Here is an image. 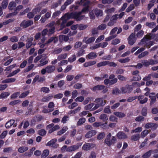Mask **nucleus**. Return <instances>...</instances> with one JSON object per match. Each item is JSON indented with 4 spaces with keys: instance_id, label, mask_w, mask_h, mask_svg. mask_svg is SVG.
<instances>
[{
    "instance_id": "obj_1",
    "label": "nucleus",
    "mask_w": 158,
    "mask_h": 158,
    "mask_svg": "<svg viewBox=\"0 0 158 158\" xmlns=\"http://www.w3.org/2000/svg\"><path fill=\"white\" fill-rule=\"evenodd\" d=\"M56 69V67L54 65H50L46 66L45 69H42L41 70V73L42 75L45 74L46 73H53Z\"/></svg>"
},
{
    "instance_id": "obj_2",
    "label": "nucleus",
    "mask_w": 158,
    "mask_h": 158,
    "mask_svg": "<svg viewBox=\"0 0 158 158\" xmlns=\"http://www.w3.org/2000/svg\"><path fill=\"white\" fill-rule=\"evenodd\" d=\"M111 134L110 133H109L107 135L105 140V143L109 146H110L114 143H115L116 140V138L114 136H113L111 139Z\"/></svg>"
},
{
    "instance_id": "obj_3",
    "label": "nucleus",
    "mask_w": 158,
    "mask_h": 158,
    "mask_svg": "<svg viewBox=\"0 0 158 158\" xmlns=\"http://www.w3.org/2000/svg\"><path fill=\"white\" fill-rule=\"evenodd\" d=\"M82 14L80 11H75L72 12V19H74L77 21H81L85 17V15H81Z\"/></svg>"
},
{
    "instance_id": "obj_4",
    "label": "nucleus",
    "mask_w": 158,
    "mask_h": 158,
    "mask_svg": "<svg viewBox=\"0 0 158 158\" xmlns=\"http://www.w3.org/2000/svg\"><path fill=\"white\" fill-rule=\"evenodd\" d=\"M90 2L89 1H85L83 4V6L84 7L82 8L81 11H80L81 14L87 13L89 11V6Z\"/></svg>"
},
{
    "instance_id": "obj_5",
    "label": "nucleus",
    "mask_w": 158,
    "mask_h": 158,
    "mask_svg": "<svg viewBox=\"0 0 158 158\" xmlns=\"http://www.w3.org/2000/svg\"><path fill=\"white\" fill-rule=\"evenodd\" d=\"M33 23L32 20H24L20 24V26L23 28H26L32 25Z\"/></svg>"
},
{
    "instance_id": "obj_6",
    "label": "nucleus",
    "mask_w": 158,
    "mask_h": 158,
    "mask_svg": "<svg viewBox=\"0 0 158 158\" xmlns=\"http://www.w3.org/2000/svg\"><path fill=\"white\" fill-rule=\"evenodd\" d=\"M57 141V140L56 139H52L47 143L46 145L47 146H49L54 148H56L59 146L58 144L56 143Z\"/></svg>"
},
{
    "instance_id": "obj_7",
    "label": "nucleus",
    "mask_w": 158,
    "mask_h": 158,
    "mask_svg": "<svg viewBox=\"0 0 158 158\" xmlns=\"http://www.w3.org/2000/svg\"><path fill=\"white\" fill-rule=\"evenodd\" d=\"M95 146V145L92 143H85L82 146L83 150L88 151L91 149Z\"/></svg>"
},
{
    "instance_id": "obj_8",
    "label": "nucleus",
    "mask_w": 158,
    "mask_h": 158,
    "mask_svg": "<svg viewBox=\"0 0 158 158\" xmlns=\"http://www.w3.org/2000/svg\"><path fill=\"white\" fill-rule=\"evenodd\" d=\"M123 93H129L131 92L133 89L131 85H127L124 87H123L121 89Z\"/></svg>"
},
{
    "instance_id": "obj_9",
    "label": "nucleus",
    "mask_w": 158,
    "mask_h": 158,
    "mask_svg": "<svg viewBox=\"0 0 158 158\" xmlns=\"http://www.w3.org/2000/svg\"><path fill=\"white\" fill-rule=\"evenodd\" d=\"M15 121L13 119H11L6 123L5 124V127L6 128H10L12 126L13 127H15L17 126V123H14Z\"/></svg>"
},
{
    "instance_id": "obj_10",
    "label": "nucleus",
    "mask_w": 158,
    "mask_h": 158,
    "mask_svg": "<svg viewBox=\"0 0 158 158\" xmlns=\"http://www.w3.org/2000/svg\"><path fill=\"white\" fill-rule=\"evenodd\" d=\"M158 127V125L156 123H148L145 124L144 127L146 129L152 128L153 129H156Z\"/></svg>"
},
{
    "instance_id": "obj_11",
    "label": "nucleus",
    "mask_w": 158,
    "mask_h": 158,
    "mask_svg": "<svg viewBox=\"0 0 158 158\" xmlns=\"http://www.w3.org/2000/svg\"><path fill=\"white\" fill-rule=\"evenodd\" d=\"M45 79V78L44 77H40L39 75H37L35 76L33 80L32 83L33 84L35 83L37 81L39 82H41L44 81Z\"/></svg>"
},
{
    "instance_id": "obj_12",
    "label": "nucleus",
    "mask_w": 158,
    "mask_h": 158,
    "mask_svg": "<svg viewBox=\"0 0 158 158\" xmlns=\"http://www.w3.org/2000/svg\"><path fill=\"white\" fill-rule=\"evenodd\" d=\"M80 148V146L78 145H72L68 147L67 152H70L75 151L78 150Z\"/></svg>"
},
{
    "instance_id": "obj_13",
    "label": "nucleus",
    "mask_w": 158,
    "mask_h": 158,
    "mask_svg": "<svg viewBox=\"0 0 158 158\" xmlns=\"http://www.w3.org/2000/svg\"><path fill=\"white\" fill-rule=\"evenodd\" d=\"M97 131L94 130H91L88 132L85 135V137L86 138H90L96 134Z\"/></svg>"
},
{
    "instance_id": "obj_14",
    "label": "nucleus",
    "mask_w": 158,
    "mask_h": 158,
    "mask_svg": "<svg viewBox=\"0 0 158 158\" xmlns=\"http://www.w3.org/2000/svg\"><path fill=\"white\" fill-rule=\"evenodd\" d=\"M138 100L139 101V103L143 104L145 103L148 101V99L146 97H144L142 95H140L137 97Z\"/></svg>"
},
{
    "instance_id": "obj_15",
    "label": "nucleus",
    "mask_w": 158,
    "mask_h": 158,
    "mask_svg": "<svg viewBox=\"0 0 158 158\" xmlns=\"http://www.w3.org/2000/svg\"><path fill=\"white\" fill-rule=\"evenodd\" d=\"M94 102L98 103L102 106H104L106 104V100L102 98H98L95 99Z\"/></svg>"
},
{
    "instance_id": "obj_16",
    "label": "nucleus",
    "mask_w": 158,
    "mask_h": 158,
    "mask_svg": "<svg viewBox=\"0 0 158 158\" xmlns=\"http://www.w3.org/2000/svg\"><path fill=\"white\" fill-rule=\"evenodd\" d=\"M117 136L119 139H124L127 138V135L122 132H118L117 134Z\"/></svg>"
},
{
    "instance_id": "obj_17",
    "label": "nucleus",
    "mask_w": 158,
    "mask_h": 158,
    "mask_svg": "<svg viewBox=\"0 0 158 158\" xmlns=\"http://www.w3.org/2000/svg\"><path fill=\"white\" fill-rule=\"evenodd\" d=\"M16 6V3H15L14 2L12 1L9 3L8 5V8L10 10H14L16 8L15 7Z\"/></svg>"
},
{
    "instance_id": "obj_18",
    "label": "nucleus",
    "mask_w": 158,
    "mask_h": 158,
    "mask_svg": "<svg viewBox=\"0 0 158 158\" xmlns=\"http://www.w3.org/2000/svg\"><path fill=\"white\" fill-rule=\"evenodd\" d=\"M94 14L97 17L101 16L103 15V11L102 10L98 9L97 8L94 9Z\"/></svg>"
},
{
    "instance_id": "obj_19",
    "label": "nucleus",
    "mask_w": 158,
    "mask_h": 158,
    "mask_svg": "<svg viewBox=\"0 0 158 158\" xmlns=\"http://www.w3.org/2000/svg\"><path fill=\"white\" fill-rule=\"evenodd\" d=\"M104 88L105 86L103 85H97L93 88V90L94 91L97 90H100L103 89Z\"/></svg>"
},
{
    "instance_id": "obj_20",
    "label": "nucleus",
    "mask_w": 158,
    "mask_h": 158,
    "mask_svg": "<svg viewBox=\"0 0 158 158\" xmlns=\"http://www.w3.org/2000/svg\"><path fill=\"white\" fill-rule=\"evenodd\" d=\"M153 150H150L143 154L142 157L143 158H148L150 156Z\"/></svg>"
},
{
    "instance_id": "obj_21",
    "label": "nucleus",
    "mask_w": 158,
    "mask_h": 158,
    "mask_svg": "<svg viewBox=\"0 0 158 158\" xmlns=\"http://www.w3.org/2000/svg\"><path fill=\"white\" fill-rule=\"evenodd\" d=\"M61 19H67V20L70 19H72V12L70 13H67L65 14L64 16L61 17Z\"/></svg>"
},
{
    "instance_id": "obj_22",
    "label": "nucleus",
    "mask_w": 158,
    "mask_h": 158,
    "mask_svg": "<svg viewBox=\"0 0 158 158\" xmlns=\"http://www.w3.org/2000/svg\"><path fill=\"white\" fill-rule=\"evenodd\" d=\"M114 114L118 118H123L126 116V114L121 112H115L114 113Z\"/></svg>"
},
{
    "instance_id": "obj_23",
    "label": "nucleus",
    "mask_w": 158,
    "mask_h": 158,
    "mask_svg": "<svg viewBox=\"0 0 158 158\" xmlns=\"http://www.w3.org/2000/svg\"><path fill=\"white\" fill-rule=\"evenodd\" d=\"M96 63V61H89L85 63L84 64V66L85 67H87L89 66L93 65L95 64Z\"/></svg>"
},
{
    "instance_id": "obj_24",
    "label": "nucleus",
    "mask_w": 158,
    "mask_h": 158,
    "mask_svg": "<svg viewBox=\"0 0 158 158\" xmlns=\"http://www.w3.org/2000/svg\"><path fill=\"white\" fill-rule=\"evenodd\" d=\"M28 149V148L27 147L22 146L19 148L18 151L20 153H22L27 151Z\"/></svg>"
},
{
    "instance_id": "obj_25",
    "label": "nucleus",
    "mask_w": 158,
    "mask_h": 158,
    "mask_svg": "<svg viewBox=\"0 0 158 158\" xmlns=\"http://www.w3.org/2000/svg\"><path fill=\"white\" fill-rule=\"evenodd\" d=\"M67 56V55L66 53L62 54L59 55L57 57V59L59 61L65 59L66 58Z\"/></svg>"
},
{
    "instance_id": "obj_26",
    "label": "nucleus",
    "mask_w": 158,
    "mask_h": 158,
    "mask_svg": "<svg viewBox=\"0 0 158 158\" xmlns=\"http://www.w3.org/2000/svg\"><path fill=\"white\" fill-rule=\"evenodd\" d=\"M68 128L67 127H63V128L61 130L58 131L57 132V135H61L65 132L68 130Z\"/></svg>"
},
{
    "instance_id": "obj_27",
    "label": "nucleus",
    "mask_w": 158,
    "mask_h": 158,
    "mask_svg": "<svg viewBox=\"0 0 158 158\" xmlns=\"http://www.w3.org/2000/svg\"><path fill=\"white\" fill-rule=\"evenodd\" d=\"M86 119L84 118H80L77 123V126H81L85 123Z\"/></svg>"
},
{
    "instance_id": "obj_28",
    "label": "nucleus",
    "mask_w": 158,
    "mask_h": 158,
    "mask_svg": "<svg viewBox=\"0 0 158 158\" xmlns=\"http://www.w3.org/2000/svg\"><path fill=\"white\" fill-rule=\"evenodd\" d=\"M87 57L89 59H94L97 57L96 53L94 52H91L90 53L87 55Z\"/></svg>"
},
{
    "instance_id": "obj_29",
    "label": "nucleus",
    "mask_w": 158,
    "mask_h": 158,
    "mask_svg": "<svg viewBox=\"0 0 158 158\" xmlns=\"http://www.w3.org/2000/svg\"><path fill=\"white\" fill-rule=\"evenodd\" d=\"M154 37V36L153 34H150L146 35L141 40H151L152 39H153Z\"/></svg>"
},
{
    "instance_id": "obj_30",
    "label": "nucleus",
    "mask_w": 158,
    "mask_h": 158,
    "mask_svg": "<svg viewBox=\"0 0 158 158\" xmlns=\"http://www.w3.org/2000/svg\"><path fill=\"white\" fill-rule=\"evenodd\" d=\"M149 52L148 51H145L140 54L138 56V58L141 59L143 57L147 56L148 55Z\"/></svg>"
},
{
    "instance_id": "obj_31",
    "label": "nucleus",
    "mask_w": 158,
    "mask_h": 158,
    "mask_svg": "<svg viewBox=\"0 0 158 158\" xmlns=\"http://www.w3.org/2000/svg\"><path fill=\"white\" fill-rule=\"evenodd\" d=\"M8 2L7 0H4L2 1L1 5L2 7L4 9H6L7 6Z\"/></svg>"
},
{
    "instance_id": "obj_32",
    "label": "nucleus",
    "mask_w": 158,
    "mask_h": 158,
    "mask_svg": "<svg viewBox=\"0 0 158 158\" xmlns=\"http://www.w3.org/2000/svg\"><path fill=\"white\" fill-rule=\"evenodd\" d=\"M61 19L62 21L60 24V27L61 29H63L66 26L65 24L66 23L67 20V19H62L61 18Z\"/></svg>"
},
{
    "instance_id": "obj_33",
    "label": "nucleus",
    "mask_w": 158,
    "mask_h": 158,
    "mask_svg": "<svg viewBox=\"0 0 158 158\" xmlns=\"http://www.w3.org/2000/svg\"><path fill=\"white\" fill-rule=\"evenodd\" d=\"M140 138V135L139 134L134 135L131 137V139L134 141L139 140Z\"/></svg>"
},
{
    "instance_id": "obj_34",
    "label": "nucleus",
    "mask_w": 158,
    "mask_h": 158,
    "mask_svg": "<svg viewBox=\"0 0 158 158\" xmlns=\"http://www.w3.org/2000/svg\"><path fill=\"white\" fill-rule=\"evenodd\" d=\"M60 128V126L58 125H56L52 128L50 129L48 131V132L51 133Z\"/></svg>"
},
{
    "instance_id": "obj_35",
    "label": "nucleus",
    "mask_w": 158,
    "mask_h": 158,
    "mask_svg": "<svg viewBox=\"0 0 158 158\" xmlns=\"http://www.w3.org/2000/svg\"><path fill=\"white\" fill-rule=\"evenodd\" d=\"M99 118L100 119L102 120L103 121H105L108 119V118L107 115L104 114H102L100 115Z\"/></svg>"
},
{
    "instance_id": "obj_36",
    "label": "nucleus",
    "mask_w": 158,
    "mask_h": 158,
    "mask_svg": "<svg viewBox=\"0 0 158 158\" xmlns=\"http://www.w3.org/2000/svg\"><path fill=\"white\" fill-rule=\"evenodd\" d=\"M10 94L7 92H5L1 93L0 95V98H4L9 96Z\"/></svg>"
},
{
    "instance_id": "obj_37",
    "label": "nucleus",
    "mask_w": 158,
    "mask_h": 158,
    "mask_svg": "<svg viewBox=\"0 0 158 158\" xmlns=\"http://www.w3.org/2000/svg\"><path fill=\"white\" fill-rule=\"evenodd\" d=\"M94 14V9L89 11V16L90 19H95Z\"/></svg>"
},
{
    "instance_id": "obj_38",
    "label": "nucleus",
    "mask_w": 158,
    "mask_h": 158,
    "mask_svg": "<svg viewBox=\"0 0 158 158\" xmlns=\"http://www.w3.org/2000/svg\"><path fill=\"white\" fill-rule=\"evenodd\" d=\"M130 60V59L128 57H127L125 59H120L118 60V61L122 63L128 62Z\"/></svg>"
},
{
    "instance_id": "obj_39",
    "label": "nucleus",
    "mask_w": 158,
    "mask_h": 158,
    "mask_svg": "<svg viewBox=\"0 0 158 158\" xmlns=\"http://www.w3.org/2000/svg\"><path fill=\"white\" fill-rule=\"evenodd\" d=\"M141 62L144 66L148 67L150 65L149 60H141Z\"/></svg>"
},
{
    "instance_id": "obj_40",
    "label": "nucleus",
    "mask_w": 158,
    "mask_h": 158,
    "mask_svg": "<svg viewBox=\"0 0 158 158\" xmlns=\"http://www.w3.org/2000/svg\"><path fill=\"white\" fill-rule=\"evenodd\" d=\"M30 92L29 90L24 92L22 93L19 96V98H23L27 96L28 94Z\"/></svg>"
},
{
    "instance_id": "obj_41",
    "label": "nucleus",
    "mask_w": 158,
    "mask_h": 158,
    "mask_svg": "<svg viewBox=\"0 0 158 158\" xmlns=\"http://www.w3.org/2000/svg\"><path fill=\"white\" fill-rule=\"evenodd\" d=\"M142 130V128L141 127H139L134 130H133L131 131V133L132 134L134 133H137L141 132Z\"/></svg>"
},
{
    "instance_id": "obj_42",
    "label": "nucleus",
    "mask_w": 158,
    "mask_h": 158,
    "mask_svg": "<svg viewBox=\"0 0 158 158\" xmlns=\"http://www.w3.org/2000/svg\"><path fill=\"white\" fill-rule=\"evenodd\" d=\"M149 98H151L150 104H152L156 101V98L155 96H152L151 95H149Z\"/></svg>"
},
{
    "instance_id": "obj_43",
    "label": "nucleus",
    "mask_w": 158,
    "mask_h": 158,
    "mask_svg": "<svg viewBox=\"0 0 158 158\" xmlns=\"http://www.w3.org/2000/svg\"><path fill=\"white\" fill-rule=\"evenodd\" d=\"M52 96H46L44 97L41 100V101L42 102H48L52 98Z\"/></svg>"
},
{
    "instance_id": "obj_44",
    "label": "nucleus",
    "mask_w": 158,
    "mask_h": 158,
    "mask_svg": "<svg viewBox=\"0 0 158 158\" xmlns=\"http://www.w3.org/2000/svg\"><path fill=\"white\" fill-rule=\"evenodd\" d=\"M49 91L50 90L49 88L47 87H42L40 89V91L41 92H43L45 93H49Z\"/></svg>"
},
{
    "instance_id": "obj_45",
    "label": "nucleus",
    "mask_w": 158,
    "mask_h": 158,
    "mask_svg": "<svg viewBox=\"0 0 158 158\" xmlns=\"http://www.w3.org/2000/svg\"><path fill=\"white\" fill-rule=\"evenodd\" d=\"M94 105V104L93 103H90L85 106L84 107V109L86 110H90L93 106Z\"/></svg>"
},
{
    "instance_id": "obj_46",
    "label": "nucleus",
    "mask_w": 158,
    "mask_h": 158,
    "mask_svg": "<svg viewBox=\"0 0 158 158\" xmlns=\"http://www.w3.org/2000/svg\"><path fill=\"white\" fill-rule=\"evenodd\" d=\"M108 61H105L100 62L97 64V67H100L103 66H105L108 64Z\"/></svg>"
},
{
    "instance_id": "obj_47",
    "label": "nucleus",
    "mask_w": 158,
    "mask_h": 158,
    "mask_svg": "<svg viewBox=\"0 0 158 158\" xmlns=\"http://www.w3.org/2000/svg\"><path fill=\"white\" fill-rule=\"evenodd\" d=\"M49 151L48 149H46L44 151L42 155V156L44 158L47 156L49 154Z\"/></svg>"
},
{
    "instance_id": "obj_48",
    "label": "nucleus",
    "mask_w": 158,
    "mask_h": 158,
    "mask_svg": "<svg viewBox=\"0 0 158 158\" xmlns=\"http://www.w3.org/2000/svg\"><path fill=\"white\" fill-rule=\"evenodd\" d=\"M144 34V32L142 30L139 31L136 34V36L138 38H140L143 36Z\"/></svg>"
},
{
    "instance_id": "obj_49",
    "label": "nucleus",
    "mask_w": 158,
    "mask_h": 158,
    "mask_svg": "<svg viewBox=\"0 0 158 158\" xmlns=\"http://www.w3.org/2000/svg\"><path fill=\"white\" fill-rule=\"evenodd\" d=\"M38 133L39 135L42 136H44L46 135V132L44 129H42L40 130H39L38 131Z\"/></svg>"
},
{
    "instance_id": "obj_50",
    "label": "nucleus",
    "mask_w": 158,
    "mask_h": 158,
    "mask_svg": "<svg viewBox=\"0 0 158 158\" xmlns=\"http://www.w3.org/2000/svg\"><path fill=\"white\" fill-rule=\"evenodd\" d=\"M148 133V131L147 130H145L143 131L141 133V137L144 138Z\"/></svg>"
},
{
    "instance_id": "obj_51",
    "label": "nucleus",
    "mask_w": 158,
    "mask_h": 158,
    "mask_svg": "<svg viewBox=\"0 0 158 158\" xmlns=\"http://www.w3.org/2000/svg\"><path fill=\"white\" fill-rule=\"evenodd\" d=\"M110 106H106L104 110V112L108 114L111 113V112L110 109Z\"/></svg>"
},
{
    "instance_id": "obj_52",
    "label": "nucleus",
    "mask_w": 158,
    "mask_h": 158,
    "mask_svg": "<svg viewBox=\"0 0 158 158\" xmlns=\"http://www.w3.org/2000/svg\"><path fill=\"white\" fill-rule=\"evenodd\" d=\"M41 8L40 7H37L34 8L32 10V12L34 14H37V13H39L41 10Z\"/></svg>"
},
{
    "instance_id": "obj_53",
    "label": "nucleus",
    "mask_w": 158,
    "mask_h": 158,
    "mask_svg": "<svg viewBox=\"0 0 158 158\" xmlns=\"http://www.w3.org/2000/svg\"><path fill=\"white\" fill-rule=\"evenodd\" d=\"M156 25V23L154 22H147L146 23V25L147 26H148L149 27L151 28H153V27Z\"/></svg>"
},
{
    "instance_id": "obj_54",
    "label": "nucleus",
    "mask_w": 158,
    "mask_h": 158,
    "mask_svg": "<svg viewBox=\"0 0 158 158\" xmlns=\"http://www.w3.org/2000/svg\"><path fill=\"white\" fill-rule=\"evenodd\" d=\"M18 14V12L14 10V12L12 13H10L8 14L6 16V18L11 17L13 16H15L17 15Z\"/></svg>"
},
{
    "instance_id": "obj_55",
    "label": "nucleus",
    "mask_w": 158,
    "mask_h": 158,
    "mask_svg": "<svg viewBox=\"0 0 158 158\" xmlns=\"http://www.w3.org/2000/svg\"><path fill=\"white\" fill-rule=\"evenodd\" d=\"M106 27V25L105 24L102 23L99 25L98 27V30H103L105 29Z\"/></svg>"
},
{
    "instance_id": "obj_56",
    "label": "nucleus",
    "mask_w": 158,
    "mask_h": 158,
    "mask_svg": "<svg viewBox=\"0 0 158 158\" xmlns=\"http://www.w3.org/2000/svg\"><path fill=\"white\" fill-rule=\"evenodd\" d=\"M112 93L114 94L117 95L120 94L121 91L118 88H116L113 89Z\"/></svg>"
},
{
    "instance_id": "obj_57",
    "label": "nucleus",
    "mask_w": 158,
    "mask_h": 158,
    "mask_svg": "<svg viewBox=\"0 0 158 158\" xmlns=\"http://www.w3.org/2000/svg\"><path fill=\"white\" fill-rule=\"evenodd\" d=\"M135 6L133 4H131L127 9L126 12L128 13L134 9Z\"/></svg>"
},
{
    "instance_id": "obj_58",
    "label": "nucleus",
    "mask_w": 158,
    "mask_h": 158,
    "mask_svg": "<svg viewBox=\"0 0 158 158\" xmlns=\"http://www.w3.org/2000/svg\"><path fill=\"white\" fill-rule=\"evenodd\" d=\"M76 57L75 55H73L72 57H70L68 59L69 62L72 63L76 60Z\"/></svg>"
},
{
    "instance_id": "obj_59",
    "label": "nucleus",
    "mask_w": 158,
    "mask_h": 158,
    "mask_svg": "<svg viewBox=\"0 0 158 158\" xmlns=\"http://www.w3.org/2000/svg\"><path fill=\"white\" fill-rule=\"evenodd\" d=\"M107 122H106L104 123H102L101 128L103 129L106 130L109 128V127L107 125Z\"/></svg>"
},
{
    "instance_id": "obj_60",
    "label": "nucleus",
    "mask_w": 158,
    "mask_h": 158,
    "mask_svg": "<svg viewBox=\"0 0 158 158\" xmlns=\"http://www.w3.org/2000/svg\"><path fill=\"white\" fill-rule=\"evenodd\" d=\"M150 65L156 64L158 63V60L150 59L149 60Z\"/></svg>"
},
{
    "instance_id": "obj_61",
    "label": "nucleus",
    "mask_w": 158,
    "mask_h": 158,
    "mask_svg": "<svg viewBox=\"0 0 158 158\" xmlns=\"http://www.w3.org/2000/svg\"><path fill=\"white\" fill-rule=\"evenodd\" d=\"M34 64H31L30 65L28 66L24 70L25 72H28L31 70L34 67Z\"/></svg>"
},
{
    "instance_id": "obj_62",
    "label": "nucleus",
    "mask_w": 158,
    "mask_h": 158,
    "mask_svg": "<svg viewBox=\"0 0 158 158\" xmlns=\"http://www.w3.org/2000/svg\"><path fill=\"white\" fill-rule=\"evenodd\" d=\"M147 107H144L143 108L141 113L143 116H145L147 115Z\"/></svg>"
},
{
    "instance_id": "obj_63",
    "label": "nucleus",
    "mask_w": 158,
    "mask_h": 158,
    "mask_svg": "<svg viewBox=\"0 0 158 158\" xmlns=\"http://www.w3.org/2000/svg\"><path fill=\"white\" fill-rule=\"evenodd\" d=\"M82 87V84L79 83H76L73 86V88L75 89H79L81 88Z\"/></svg>"
},
{
    "instance_id": "obj_64",
    "label": "nucleus",
    "mask_w": 158,
    "mask_h": 158,
    "mask_svg": "<svg viewBox=\"0 0 158 158\" xmlns=\"http://www.w3.org/2000/svg\"><path fill=\"white\" fill-rule=\"evenodd\" d=\"M105 136V133L104 132H102L98 135L97 138L98 139H101L104 137Z\"/></svg>"
}]
</instances>
